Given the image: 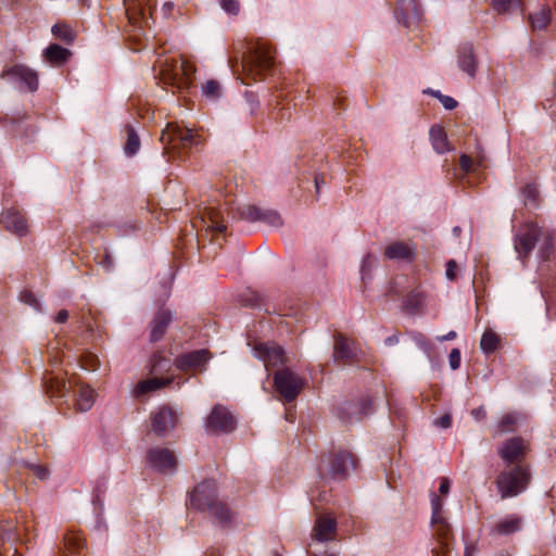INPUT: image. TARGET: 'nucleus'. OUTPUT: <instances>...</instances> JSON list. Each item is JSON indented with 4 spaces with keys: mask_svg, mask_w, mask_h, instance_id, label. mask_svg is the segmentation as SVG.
<instances>
[{
    "mask_svg": "<svg viewBox=\"0 0 556 556\" xmlns=\"http://www.w3.org/2000/svg\"><path fill=\"white\" fill-rule=\"evenodd\" d=\"M430 139H431L433 149L438 153L442 154V153L450 151V144L447 141V137L442 127H440V126L431 127Z\"/></svg>",
    "mask_w": 556,
    "mask_h": 556,
    "instance_id": "nucleus-34",
    "label": "nucleus"
},
{
    "mask_svg": "<svg viewBox=\"0 0 556 556\" xmlns=\"http://www.w3.org/2000/svg\"><path fill=\"white\" fill-rule=\"evenodd\" d=\"M522 0H493V8L498 13L507 12L511 8H519Z\"/></svg>",
    "mask_w": 556,
    "mask_h": 556,
    "instance_id": "nucleus-45",
    "label": "nucleus"
},
{
    "mask_svg": "<svg viewBox=\"0 0 556 556\" xmlns=\"http://www.w3.org/2000/svg\"><path fill=\"white\" fill-rule=\"evenodd\" d=\"M371 407V401L363 397L357 402H345L338 409V417L346 422L361 420Z\"/></svg>",
    "mask_w": 556,
    "mask_h": 556,
    "instance_id": "nucleus-17",
    "label": "nucleus"
},
{
    "mask_svg": "<svg viewBox=\"0 0 556 556\" xmlns=\"http://www.w3.org/2000/svg\"><path fill=\"white\" fill-rule=\"evenodd\" d=\"M333 358L336 362L350 365L357 361V353L354 342L342 336L336 334L333 344Z\"/></svg>",
    "mask_w": 556,
    "mask_h": 556,
    "instance_id": "nucleus-19",
    "label": "nucleus"
},
{
    "mask_svg": "<svg viewBox=\"0 0 556 556\" xmlns=\"http://www.w3.org/2000/svg\"><path fill=\"white\" fill-rule=\"evenodd\" d=\"M457 63L463 72L468 74L470 77H475L477 71V59L471 45H464L458 50Z\"/></svg>",
    "mask_w": 556,
    "mask_h": 556,
    "instance_id": "nucleus-27",
    "label": "nucleus"
},
{
    "mask_svg": "<svg viewBox=\"0 0 556 556\" xmlns=\"http://www.w3.org/2000/svg\"><path fill=\"white\" fill-rule=\"evenodd\" d=\"M315 187H316V192L318 193L319 192V189H320V185L324 184V178L319 175L315 176Z\"/></svg>",
    "mask_w": 556,
    "mask_h": 556,
    "instance_id": "nucleus-62",
    "label": "nucleus"
},
{
    "mask_svg": "<svg viewBox=\"0 0 556 556\" xmlns=\"http://www.w3.org/2000/svg\"><path fill=\"white\" fill-rule=\"evenodd\" d=\"M42 386L51 399L65 400L70 393L67 381L53 372H46L42 378Z\"/></svg>",
    "mask_w": 556,
    "mask_h": 556,
    "instance_id": "nucleus-20",
    "label": "nucleus"
},
{
    "mask_svg": "<svg viewBox=\"0 0 556 556\" xmlns=\"http://www.w3.org/2000/svg\"><path fill=\"white\" fill-rule=\"evenodd\" d=\"M77 387L78 390L74 394L76 410L88 412L93 406L97 394L88 384L78 383Z\"/></svg>",
    "mask_w": 556,
    "mask_h": 556,
    "instance_id": "nucleus-26",
    "label": "nucleus"
},
{
    "mask_svg": "<svg viewBox=\"0 0 556 556\" xmlns=\"http://www.w3.org/2000/svg\"><path fill=\"white\" fill-rule=\"evenodd\" d=\"M233 217L238 219L254 223V222H263L273 227L282 226L283 222L280 214L277 211L269 208H262L260 206L251 205V204H241L238 205L232 211Z\"/></svg>",
    "mask_w": 556,
    "mask_h": 556,
    "instance_id": "nucleus-8",
    "label": "nucleus"
},
{
    "mask_svg": "<svg viewBox=\"0 0 556 556\" xmlns=\"http://www.w3.org/2000/svg\"><path fill=\"white\" fill-rule=\"evenodd\" d=\"M536 244L539 256L543 261L548 260L555 248V232L533 222L522 224L514 237V249L518 260L525 264Z\"/></svg>",
    "mask_w": 556,
    "mask_h": 556,
    "instance_id": "nucleus-1",
    "label": "nucleus"
},
{
    "mask_svg": "<svg viewBox=\"0 0 556 556\" xmlns=\"http://www.w3.org/2000/svg\"><path fill=\"white\" fill-rule=\"evenodd\" d=\"M551 9L542 7L536 12L529 14L528 18L533 30H542L551 23Z\"/></svg>",
    "mask_w": 556,
    "mask_h": 556,
    "instance_id": "nucleus-33",
    "label": "nucleus"
},
{
    "mask_svg": "<svg viewBox=\"0 0 556 556\" xmlns=\"http://www.w3.org/2000/svg\"><path fill=\"white\" fill-rule=\"evenodd\" d=\"M163 9L165 11L169 12L173 9V3L172 2L165 3Z\"/></svg>",
    "mask_w": 556,
    "mask_h": 556,
    "instance_id": "nucleus-64",
    "label": "nucleus"
},
{
    "mask_svg": "<svg viewBox=\"0 0 556 556\" xmlns=\"http://www.w3.org/2000/svg\"><path fill=\"white\" fill-rule=\"evenodd\" d=\"M207 430L214 433H229L236 428L233 415L223 405H215L206 418Z\"/></svg>",
    "mask_w": 556,
    "mask_h": 556,
    "instance_id": "nucleus-14",
    "label": "nucleus"
},
{
    "mask_svg": "<svg viewBox=\"0 0 556 556\" xmlns=\"http://www.w3.org/2000/svg\"><path fill=\"white\" fill-rule=\"evenodd\" d=\"M529 451V443L521 437H515L506 440L498 447L500 457L507 463V466L521 464Z\"/></svg>",
    "mask_w": 556,
    "mask_h": 556,
    "instance_id": "nucleus-15",
    "label": "nucleus"
},
{
    "mask_svg": "<svg viewBox=\"0 0 556 556\" xmlns=\"http://www.w3.org/2000/svg\"><path fill=\"white\" fill-rule=\"evenodd\" d=\"M52 34L66 43H71L75 39V34L71 26L58 23L52 27Z\"/></svg>",
    "mask_w": 556,
    "mask_h": 556,
    "instance_id": "nucleus-40",
    "label": "nucleus"
},
{
    "mask_svg": "<svg viewBox=\"0 0 556 556\" xmlns=\"http://www.w3.org/2000/svg\"><path fill=\"white\" fill-rule=\"evenodd\" d=\"M131 0H124V4L126 7L125 12L128 16L129 22L137 23L138 20H142L147 23L144 11L141 7L140 0L137 3H130Z\"/></svg>",
    "mask_w": 556,
    "mask_h": 556,
    "instance_id": "nucleus-39",
    "label": "nucleus"
},
{
    "mask_svg": "<svg viewBox=\"0 0 556 556\" xmlns=\"http://www.w3.org/2000/svg\"><path fill=\"white\" fill-rule=\"evenodd\" d=\"M203 94L212 100H216L220 96V85L216 80H207L202 87Z\"/></svg>",
    "mask_w": 556,
    "mask_h": 556,
    "instance_id": "nucleus-44",
    "label": "nucleus"
},
{
    "mask_svg": "<svg viewBox=\"0 0 556 556\" xmlns=\"http://www.w3.org/2000/svg\"><path fill=\"white\" fill-rule=\"evenodd\" d=\"M151 430L157 437H166L180 421V414L169 405L157 407L150 415Z\"/></svg>",
    "mask_w": 556,
    "mask_h": 556,
    "instance_id": "nucleus-10",
    "label": "nucleus"
},
{
    "mask_svg": "<svg viewBox=\"0 0 556 556\" xmlns=\"http://www.w3.org/2000/svg\"><path fill=\"white\" fill-rule=\"evenodd\" d=\"M210 358V352L202 349L179 355L175 359V364L178 369L184 371L198 370L203 369Z\"/></svg>",
    "mask_w": 556,
    "mask_h": 556,
    "instance_id": "nucleus-18",
    "label": "nucleus"
},
{
    "mask_svg": "<svg viewBox=\"0 0 556 556\" xmlns=\"http://www.w3.org/2000/svg\"><path fill=\"white\" fill-rule=\"evenodd\" d=\"M337 520L330 515H320L315 521L312 536L319 542L332 541L337 533Z\"/></svg>",
    "mask_w": 556,
    "mask_h": 556,
    "instance_id": "nucleus-22",
    "label": "nucleus"
},
{
    "mask_svg": "<svg viewBox=\"0 0 556 556\" xmlns=\"http://www.w3.org/2000/svg\"><path fill=\"white\" fill-rule=\"evenodd\" d=\"M255 357L261 359L266 369L276 367L287 362L282 348L274 342H258L253 348Z\"/></svg>",
    "mask_w": 556,
    "mask_h": 556,
    "instance_id": "nucleus-16",
    "label": "nucleus"
},
{
    "mask_svg": "<svg viewBox=\"0 0 556 556\" xmlns=\"http://www.w3.org/2000/svg\"><path fill=\"white\" fill-rule=\"evenodd\" d=\"M456 332L454 330H451L450 332H447L445 336H442L439 338L440 341H450V340H454L456 338Z\"/></svg>",
    "mask_w": 556,
    "mask_h": 556,
    "instance_id": "nucleus-60",
    "label": "nucleus"
},
{
    "mask_svg": "<svg viewBox=\"0 0 556 556\" xmlns=\"http://www.w3.org/2000/svg\"><path fill=\"white\" fill-rule=\"evenodd\" d=\"M399 342V336L397 334H392L390 337H388L384 341V343L387 345H394Z\"/></svg>",
    "mask_w": 556,
    "mask_h": 556,
    "instance_id": "nucleus-61",
    "label": "nucleus"
},
{
    "mask_svg": "<svg viewBox=\"0 0 556 556\" xmlns=\"http://www.w3.org/2000/svg\"><path fill=\"white\" fill-rule=\"evenodd\" d=\"M147 462L153 470L164 475L174 473L178 466L174 451L163 446L150 448L147 454Z\"/></svg>",
    "mask_w": 556,
    "mask_h": 556,
    "instance_id": "nucleus-12",
    "label": "nucleus"
},
{
    "mask_svg": "<svg viewBox=\"0 0 556 556\" xmlns=\"http://www.w3.org/2000/svg\"><path fill=\"white\" fill-rule=\"evenodd\" d=\"M520 415L518 413H507L498 421L494 435H502L503 433L513 432L518 425Z\"/></svg>",
    "mask_w": 556,
    "mask_h": 556,
    "instance_id": "nucleus-36",
    "label": "nucleus"
},
{
    "mask_svg": "<svg viewBox=\"0 0 556 556\" xmlns=\"http://www.w3.org/2000/svg\"><path fill=\"white\" fill-rule=\"evenodd\" d=\"M161 141L165 153L184 159L189 150L201 143L202 139L190 128L181 127L177 123H168L162 131Z\"/></svg>",
    "mask_w": 556,
    "mask_h": 556,
    "instance_id": "nucleus-4",
    "label": "nucleus"
},
{
    "mask_svg": "<svg viewBox=\"0 0 556 556\" xmlns=\"http://www.w3.org/2000/svg\"><path fill=\"white\" fill-rule=\"evenodd\" d=\"M471 415L477 420H481V419L485 418L486 413H485V409L483 407H478V408H475V409L471 410Z\"/></svg>",
    "mask_w": 556,
    "mask_h": 556,
    "instance_id": "nucleus-57",
    "label": "nucleus"
},
{
    "mask_svg": "<svg viewBox=\"0 0 556 556\" xmlns=\"http://www.w3.org/2000/svg\"><path fill=\"white\" fill-rule=\"evenodd\" d=\"M475 552H476V548L472 545H467L465 547V556H473Z\"/></svg>",
    "mask_w": 556,
    "mask_h": 556,
    "instance_id": "nucleus-63",
    "label": "nucleus"
},
{
    "mask_svg": "<svg viewBox=\"0 0 556 556\" xmlns=\"http://www.w3.org/2000/svg\"><path fill=\"white\" fill-rule=\"evenodd\" d=\"M127 140L124 151L128 156L135 155L140 149V139L132 126H126Z\"/></svg>",
    "mask_w": 556,
    "mask_h": 556,
    "instance_id": "nucleus-38",
    "label": "nucleus"
},
{
    "mask_svg": "<svg viewBox=\"0 0 556 556\" xmlns=\"http://www.w3.org/2000/svg\"><path fill=\"white\" fill-rule=\"evenodd\" d=\"M72 55L71 51L60 45L52 43L43 51V58L53 65H62L67 62Z\"/></svg>",
    "mask_w": 556,
    "mask_h": 556,
    "instance_id": "nucleus-31",
    "label": "nucleus"
},
{
    "mask_svg": "<svg viewBox=\"0 0 556 556\" xmlns=\"http://www.w3.org/2000/svg\"><path fill=\"white\" fill-rule=\"evenodd\" d=\"M160 80L165 86H170L181 91L191 84L193 68L182 60L165 59L157 61Z\"/></svg>",
    "mask_w": 556,
    "mask_h": 556,
    "instance_id": "nucleus-6",
    "label": "nucleus"
},
{
    "mask_svg": "<svg viewBox=\"0 0 556 556\" xmlns=\"http://www.w3.org/2000/svg\"><path fill=\"white\" fill-rule=\"evenodd\" d=\"M425 92L431 93L432 96L438 98L440 100V102L442 103V105L446 110H454L457 106V101L454 98H452L450 96H444L440 91H433V90L429 89V90H426Z\"/></svg>",
    "mask_w": 556,
    "mask_h": 556,
    "instance_id": "nucleus-47",
    "label": "nucleus"
},
{
    "mask_svg": "<svg viewBox=\"0 0 556 556\" xmlns=\"http://www.w3.org/2000/svg\"><path fill=\"white\" fill-rule=\"evenodd\" d=\"M384 256L389 260L412 261L414 248L403 241H394L386 247Z\"/></svg>",
    "mask_w": 556,
    "mask_h": 556,
    "instance_id": "nucleus-28",
    "label": "nucleus"
},
{
    "mask_svg": "<svg viewBox=\"0 0 556 556\" xmlns=\"http://www.w3.org/2000/svg\"><path fill=\"white\" fill-rule=\"evenodd\" d=\"M170 382H172V379L157 378V377L140 381L136 386L135 395L136 396L144 395L151 391L162 389V388L166 387L167 384H169Z\"/></svg>",
    "mask_w": 556,
    "mask_h": 556,
    "instance_id": "nucleus-32",
    "label": "nucleus"
},
{
    "mask_svg": "<svg viewBox=\"0 0 556 556\" xmlns=\"http://www.w3.org/2000/svg\"><path fill=\"white\" fill-rule=\"evenodd\" d=\"M433 425L437 427H440L442 429L450 428L452 426V415L448 413H445L440 418L434 419Z\"/></svg>",
    "mask_w": 556,
    "mask_h": 556,
    "instance_id": "nucleus-53",
    "label": "nucleus"
},
{
    "mask_svg": "<svg viewBox=\"0 0 556 556\" xmlns=\"http://www.w3.org/2000/svg\"><path fill=\"white\" fill-rule=\"evenodd\" d=\"M450 366L453 370H456L460 366V351L453 349L448 355Z\"/></svg>",
    "mask_w": 556,
    "mask_h": 556,
    "instance_id": "nucleus-52",
    "label": "nucleus"
},
{
    "mask_svg": "<svg viewBox=\"0 0 556 556\" xmlns=\"http://www.w3.org/2000/svg\"><path fill=\"white\" fill-rule=\"evenodd\" d=\"M457 265H456V262L454 260H450L447 263H446V277L447 279L450 280H453L455 278V269H456Z\"/></svg>",
    "mask_w": 556,
    "mask_h": 556,
    "instance_id": "nucleus-54",
    "label": "nucleus"
},
{
    "mask_svg": "<svg viewBox=\"0 0 556 556\" xmlns=\"http://www.w3.org/2000/svg\"><path fill=\"white\" fill-rule=\"evenodd\" d=\"M394 13L395 17L405 26L419 18V8L416 0H399Z\"/></svg>",
    "mask_w": 556,
    "mask_h": 556,
    "instance_id": "nucleus-25",
    "label": "nucleus"
},
{
    "mask_svg": "<svg viewBox=\"0 0 556 556\" xmlns=\"http://www.w3.org/2000/svg\"><path fill=\"white\" fill-rule=\"evenodd\" d=\"M3 227L18 237L26 236L28 232V224L25 215L16 210H7L1 215Z\"/></svg>",
    "mask_w": 556,
    "mask_h": 556,
    "instance_id": "nucleus-23",
    "label": "nucleus"
},
{
    "mask_svg": "<svg viewBox=\"0 0 556 556\" xmlns=\"http://www.w3.org/2000/svg\"><path fill=\"white\" fill-rule=\"evenodd\" d=\"M190 507L204 511L207 510L220 525H228L232 519L229 507L216 497V483L214 480H204L199 483L190 494Z\"/></svg>",
    "mask_w": 556,
    "mask_h": 556,
    "instance_id": "nucleus-2",
    "label": "nucleus"
},
{
    "mask_svg": "<svg viewBox=\"0 0 556 556\" xmlns=\"http://www.w3.org/2000/svg\"><path fill=\"white\" fill-rule=\"evenodd\" d=\"M354 467V456L346 451H340L337 454L329 453L321 457L318 473L321 479H344Z\"/></svg>",
    "mask_w": 556,
    "mask_h": 556,
    "instance_id": "nucleus-7",
    "label": "nucleus"
},
{
    "mask_svg": "<svg viewBox=\"0 0 556 556\" xmlns=\"http://www.w3.org/2000/svg\"><path fill=\"white\" fill-rule=\"evenodd\" d=\"M81 367L86 370L94 371L100 367V361L96 354L85 353L81 357Z\"/></svg>",
    "mask_w": 556,
    "mask_h": 556,
    "instance_id": "nucleus-46",
    "label": "nucleus"
},
{
    "mask_svg": "<svg viewBox=\"0 0 556 556\" xmlns=\"http://www.w3.org/2000/svg\"><path fill=\"white\" fill-rule=\"evenodd\" d=\"M85 541L78 532H67L64 536V551L62 556H83Z\"/></svg>",
    "mask_w": 556,
    "mask_h": 556,
    "instance_id": "nucleus-30",
    "label": "nucleus"
},
{
    "mask_svg": "<svg viewBox=\"0 0 556 556\" xmlns=\"http://www.w3.org/2000/svg\"><path fill=\"white\" fill-rule=\"evenodd\" d=\"M522 520L519 517L510 516L496 523L494 531L497 534L508 535L521 529Z\"/></svg>",
    "mask_w": 556,
    "mask_h": 556,
    "instance_id": "nucleus-35",
    "label": "nucleus"
},
{
    "mask_svg": "<svg viewBox=\"0 0 556 556\" xmlns=\"http://www.w3.org/2000/svg\"><path fill=\"white\" fill-rule=\"evenodd\" d=\"M34 472L36 477L40 480H45L48 478V470L41 466H33Z\"/></svg>",
    "mask_w": 556,
    "mask_h": 556,
    "instance_id": "nucleus-56",
    "label": "nucleus"
},
{
    "mask_svg": "<svg viewBox=\"0 0 556 556\" xmlns=\"http://www.w3.org/2000/svg\"><path fill=\"white\" fill-rule=\"evenodd\" d=\"M431 525L434 531V535L442 546L448 548L450 543L453 540V532L450 523L443 516V502L435 494L431 497Z\"/></svg>",
    "mask_w": 556,
    "mask_h": 556,
    "instance_id": "nucleus-11",
    "label": "nucleus"
},
{
    "mask_svg": "<svg viewBox=\"0 0 556 556\" xmlns=\"http://www.w3.org/2000/svg\"><path fill=\"white\" fill-rule=\"evenodd\" d=\"M173 320L172 312L165 308H160L153 315L149 324V340L150 342H157L161 340L168 326Z\"/></svg>",
    "mask_w": 556,
    "mask_h": 556,
    "instance_id": "nucleus-21",
    "label": "nucleus"
},
{
    "mask_svg": "<svg viewBox=\"0 0 556 556\" xmlns=\"http://www.w3.org/2000/svg\"><path fill=\"white\" fill-rule=\"evenodd\" d=\"M96 262L105 270L110 271L112 270L114 266V262L112 256L108 251H104L103 253H99L96 256Z\"/></svg>",
    "mask_w": 556,
    "mask_h": 556,
    "instance_id": "nucleus-48",
    "label": "nucleus"
},
{
    "mask_svg": "<svg viewBox=\"0 0 556 556\" xmlns=\"http://www.w3.org/2000/svg\"><path fill=\"white\" fill-rule=\"evenodd\" d=\"M394 13L395 17L405 26L419 18V8L416 0H399Z\"/></svg>",
    "mask_w": 556,
    "mask_h": 556,
    "instance_id": "nucleus-24",
    "label": "nucleus"
},
{
    "mask_svg": "<svg viewBox=\"0 0 556 556\" xmlns=\"http://www.w3.org/2000/svg\"><path fill=\"white\" fill-rule=\"evenodd\" d=\"M459 165L466 173L476 170L475 161L467 154H463L459 159Z\"/></svg>",
    "mask_w": 556,
    "mask_h": 556,
    "instance_id": "nucleus-51",
    "label": "nucleus"
},
{
    "mask_svg": "<svg viewBox=\"0 0 556 556\" xmlns=\"http://www.w3.org/2000/svg\"><path fill=\"white\" fill-rule=\"evenodd\" d=\"M1 78L24 86L29 92H35L39 87L38 74L24 64H15L1 73Z\"/></svg>",
    "mask_w": 556,
    "mask_h": 556,
    "instance_id": "nucleus-13",
    "label": "nucleus"
},
{
    "mask_svg": "<svg viewBox=\"0 0 556 556\" xmlns=\"http://www.w3.org/2000/svg\"><path fill=\"white\" fill-rule=\"evenodd\" d=\"M414 339L415 341L424 349V350H427L428 349V343H427V340L425 338L424 334L421 333H416L414 336Z\"/></svg>",
    "mask_w": 556,
    "mask_h": 556,
    "instance_id": "nucleus-59",
    "label": "nucleus"
},
{
    "mask_svg": "<svg viewBox=\"0 0 556 556\" xmlns=\"http://www.w3.org/2000/svg\"><path fill=\"white\" fill-rule=\"evenodd\" d=\"M274 386L286 402H292L303 389L304 381L289 368H282L274 374Z\"/></svg>",
    "mask_w": 556,
    "mask_h": 556,
    "instance_id": "nucleus-9",
    "label": "nucleus"
},
{
    "mask_svg": "<svg viewBox=\"0 0 556 556\" xmlns=\"http://www.w3.org/2000/svg\"><path fill=\"white\" fill-rule=\"evenodd\" d=\"M450 486H451V481L448 478L446 477H443L441 478L440 480V486H439V492L442 494V495H445L448 493L450 491Z\"/></svg>",
    "mask_w": 556,
    "mask_h": 556,
    "instance_id": "nucleus-55",
    "label": "nucleus"
},
{
    "mask_svg": "<svg viewBox=\"0 0 556 556\" xmlns=\"http://www.w3.org/2000/svg\"><path fill=\"white\" fill-rule=\"evenodd\" d=\"M206 219H203V222L206 225V232H211L212 236L219 235L226 231L227 226L224 223V218L219 211L215 208H207L206 211ZM212 240H214V237H212ZM215 242L220 244V242L215 239Z\"/></svg>",
    "mask_w": 556,
    "mask_h": 556,
    "instance_id": "nucleus-29",
    "label": "nucleus"
},
{
    "mask_svg": "<svg viewBox=\"0 0 556 556\" xmlns=\"http://www.w3.org/2000/svg\"><path fill=\"white\" fill-rule=\"evenodd\" d=\"M68 319V312L66 309H61L54 317L55 323H65Z\"/></svg>",
    "mask_w": 556,
    "mask_h": 556,
    "instance_id": "nucleus-58",
    "label": "nucleus"
},
{
    "mask_svg": "<svg viewBox=\"0 0 556 556\" xmlns=\"http://www.w3.org/2000/svg\"><path fill=\"white\" fill-rule=\"evenodd\" d=\"M170 361L164 357L160 352H156L152 355L150 361V371L152 374H157L165 371L169 368Z\"/></svg>",
    "mask_w": 556,
    "mask_h": 556,
    "instance_id": "nucleus-41",
    "label": "nucleus"
},
{
    "mask_svg": "<svg viewBox=\"0 0 556 556\" xmlns=\"http://www.w3.org/2000/svg\"><path fill=\"white\" fill-rule=\"evenodd\" d=\"M422 303H424L422 294L419 291H413L408 294V296L405 301V308L408 312L414 313L417 309H419V307L422 305Z\"/></svg>",
    "mask_w": 556,
    "mask_h": 556,
    "instance_id": "nucleus-43",
    "label": "nucleus"
},
{
    "mask_svg": "<svg viewBox=\"0 0 556 556\" xmlns=\"http://www.w3.org/2000/svg\"><path fill=\"white\" fill-rule=\"evenodd\" d=\"M500 344L498 336L492 330H485L480 341V348L485 354L494 353Z\"/></svg>",
    "mask_w": 556,
    "mask_h": 556,
    "instance_id": "nucleus-37",
    "label": "nucleus"
},
{
    "mask_svg": "<svg viewBox=\"0 0 556 556\" xmlns=\"http://www.w3.org/2000/svg\"><path fill=\"white\" fill-rule=\"evenodd\" d=\"M525 205L536 207L539 205V190L534 184H528L522 189Z\"/></svg>",
    "mask_w": 556,
    "mask_h": 556,
    "instance_id": "nucleus-42",
    "label": "nucleus"
},
{
    "mask_svg": "<svg viewBox=\"0 0 556 556\" xmlns=\"http://www.w3.org/2000/svg\"><path fill=\"white\" fill-rule=\"evenodd\" d=\"M531 481V472L528 465L516 464L507 466L496 478V486L502 500L515 497L527 490Z\"/></svg>",
    "mask_w": 556,
    "mask_h": 556,
    "instance_id": "nucleus-5",
    "label": "nucleus"
},
{
    "mask_svg": "<svg viewBox=\"0 0 556 556\" xmlns=\"http://www.w3.org/2000/svg\"><path fill=\"white\" fill-rule=\"evenodd\" d=\"M220 5L228 14L237 15L240 11V2L238 0H220Z\"/></svg>",
    "mask_w": 556,
    "mask_h": 556,
    "instance_id": "nucleus-49",
    "label": "nucleus"
},
{
    "mask_svg": "<svg viewBox=\"0 0 556 556\" xmlns=\"http://www.w3.org/2000/svg\"><path fill=\"white\" fill-rule=\"evenodd\" d=\"M21 300L25 304L30 305V306L35 307L36 309H40V303L31 292L24 291L21 294Z\"/></svg>",
    "mask_w": 556,
    "mask_h": 556,
    "instance_id": "nucleus-50",
    "label": "nucleus"
},
{
    "mask_svg": "<svg viewBox=\"0 0 556 556\" xmlns=\"http://www.w3.org/2000/svg\"><path fill=\"white\" fill-rule=\"evenodd\" d=\"M275 66V50L269 43L257 39L248 46L243 53L241 67L243 75L256 80L263 79Z\"/></svg>",
    "mask_w": 556,
    "mask_h": 556,
    "instance_id": "nucleus-3",
    "label": "nucleus"
}]
</instances>
